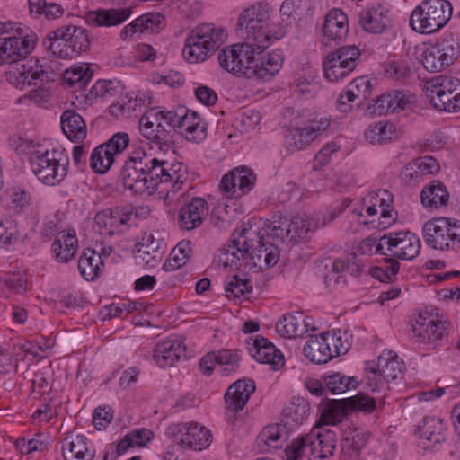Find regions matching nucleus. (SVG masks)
Here are the masks:
<instances>
[{"label": "nucleus", "instance_id": "nucleus-12", "mask_svg": "<svg viewBox=\"0 0 460 460\" xmlns=\"http://www.w3.org/2000/svg\"><path fill=\"white\" fill-rule=\"evenodd\" d=\"M360 55L355 45L343 46L329 53L323 61L324 77L332 83L348 77L356 68Z\"/></svg>", "mask_w": 460, "mask_h": 460}, {"label": "nucleus", "instance_id": "nucleus-13", "mask_svg": "<svg viewBox=\"0 0 460 460\" xmlns=\"http://www.w3.org/2000/svg\"><path fill=\"white\" fill-rule=\"evenodd\" d=\"M166 435L184 450L201 451L212 441L210 430L194 422L172 424L167 428Z\"/></svg>", "mask_w": 460, "mask_h": 460}, {"label": "nucleus", "instance_id": "nucleus-18", "mask_svg": "<svg viewBox=\"0 0 460 460\" xmlns=\"http://www.w3.org/2000/svg\"><path fill=\"white\" fill-rule=\"evenodd\" d=\"M165 123L171 130L178 128L180 134L187 140L199 142L206 137V127L199 115L193 111L180 110L178 111H167Z\"/></svg>", "mask_w": 460, "mask_h": 460}, {"label": "nucleus", "instance_id": "nucleus-24", "mask_svg": "<svg viewBox=\"0 0 460 460\" xmlns=\"http://www.w3.org/2000/svg\"><path fill=\"white\" fill-rule=\"evenodd\" d=\"M247 349L250 355L258 362L269 364L271 368L278 370L284 366L285 359L280 350L269 340L257 336L247 343Z\"/></svg>", "mask_w": 460, "mask_h": 460}, {"label": "nucleus", "instance_id": "nucleus-58", "mask_svg": "<svg viewBox=\"0 0 460 460\" xmlns=\"http://www.w3.org/2000/svg\"><path fill=\"white\" fill-rule=\"evenodd\" d=\"M237 58L235 44L225 48L218 54L220 66L233 75H243Z\"/></svg>", "mask_w": 460, "mask_h": 460}, {"label": "nucleus", "instance_id": "nucleus-56", "mask_svg": "<svg viewBox=\"0 0 460 460\" xmlns=\"http://www.w3.org/2000/svg\"><path fill=\"white\" fill-rule=\"evenodd\" d=\"M406 170L410 171V174L415 177L434 174L438 172L439 164L438 161L432 156H422L414 159L411 163L408 164Z\"/></svg>", "mask_w": 460, "mask_h": 460}, {"label": "nucleus", "instance_id": "nucleus-5", "mask_svg": "<svg viewBox=\"0 0 460 460\" xmlns=\"http://www.w3.org/2000/svg\"><path fill=\"white\" fill-rule=\"evenodd\" d=\"M336 433L328 427L315 425L310 433L295 439L285 449L286 460L300 459L306 449L314 458H326L333 456L336 448Z\"/></svg>", "mask_w": 460, "mask_h": 460}, {"label": "nucleus", "instance_id": "nucleus-51", "mask_svg": "<svg viewBox=\"0 0 460 460\" xmlns=\"http://www.w3.org/2000/svg\"><path fill=\"white\" fill-rule=\"evenodd\" d=\"M191 252V243L190 241H181L172 250L169 259L164 262V268L166 270H174L184 266Z\"/></svg>", "mask_w": 460, "mask_h": 460}, {"label": "nucleus", "instance_id": "nucleus-17", "mask_svg": "<svg viewBox=\"0 0 460 460\" xmlns=\"http://www.w3.org/2000/svg\"><path fill=\"white\" fill-rule=\"evenodd\" d=\"M165 114L164 111L151 110L139 119L141 135L160 149L169 147L172 143V134L171 127L165 123Z\"/></svg>", "mask_w": 460, "mask_h": 460}, {"label": "nucleus", "instance_id": "nucleus-15", "mask_svg": "<svg viewBox=\"0 0 460 460\" xmlns=\"http://www.w3.org/2000/svg\"><path fill=\"white\" fill-rule=\"evenodd\" d=\"M142 156L141 147L131 152L121 169L119 180L124 188L134 194H151L146 173V162L144 163Z\"/></svg>", "mask_w": 460, "mask_h": 460}, {"label": "nucleus", "instance_id": "nucleus-49", "mask_svg": "<svg viewBox=\"0 0 460 460\" xmlns=\"http://www.w3.org/2000/svg\"><path fill=\"white\" fill-rule=\"evenodd\" d=\"M310 412L308 402L301 397L293 398L283 410V416L288 424L298 425L304 422Z\"/></svg>", "mask_w": 460, "mask_h": 460}, {"label": "nucleus", "instance_id": "nucleus-35", "mask_svg": "<svg viewBox=\"0 0 460 460\" xmlns=\"http://www.w3.org/2000/svg\"><path fill=\"white\" fill-rule=\"evenodd\" d=\"M287 429L281 424L268 425L259 433L256 445L261 451L281 448L287 440Z\"/></svg>", "mask_w": 460, "mask_h": 460}, {"label": "nucleus", "instance_id": "nucleus-19", "mask_svg": "<svg viewBox=\"0 0 460 460\" xmlns=\"http://www.w3.org/2000/svg\"><path fill=\"white\" fill-rule=\"evenodd\" d=\"M387 247L388 253L385 255L395 260H412L420 252L421 243L420 238L413 233L408 231L389 233L381 239Z\"/></svg>", "mask_w": 460, "mask_h": 460}, {"label": "nucleus", "instance_id": "nucleus-39", "mask_svg": "<svg viewBox=\"0 0 460 460\" xmlns=\"http://www.w3.org/2000/svg\"><path fill=\"white\" fill-rule=\"evenodd\" d=\"M61 128L71 141L82 142L87 135L83 117L74 110H66L61 116Z\"/></svg>", "mask_w": 460, "mask_h": 460}, {"label": "nucleus", "instance_id": "nucleus-54", "mask_svg": "<svg viewBox=\"0 0 460 460\" xmlns=\"http://www.w3.org/2000/svg\"><path fill=\"white\" fill-rule=\"evenodd\" d=\"M1 282L16 294H24L31 288L26 271L8 272L1 278Z\"/></svg>", "mask_w": 460, "mask_h": 460}, {"label": "nucleus", "instance_id": "nucleus-50", "mask_svg": "<svg viewBox=\"0 0 460 460\" xmlns=\"http://www.w3.org/2000/svg\"><path fill=\"white\" fill-rule=\"evenodd\" d=\"M166 171L164 183H170L172 189L169 191L176 193L182 189L189 179L187 168L182 163L169 162Z\"/></svg>", "mask_w": 460, "mask_h": 460}, {"label": "nucleus", "instance_id": "nucleus-61", "mask_svg": "<svg viewBox=\"0 0 460 460\" xmlns=\"http://www.w3.org/2000/svg\"><path fill=\"white\" fill-rule=\"evenodd\" d=\"M93 72L85 65L73 66L64 74L66 83L73 86L79 84L80 87L86 85L92 79Z\"/></svg>", "mask_w": 460, "mask_h": 460}, {"label": "nucleus", "instance_id": "nucleus-59", "mask_svg": "<svg viewBox=\"0 0 460 460\" xmlns=\"http://www.w3.org/2000/svg\"><path fill=\"white\" fill-rule=\"evenodd\" d=\"M103 148V146L100 145L91 154L90 166L96 173L106 172L114 163L111 155Z\"/></svg>", "mask_w": 460, "mask_h": 460}, {"label": "nucleus", "instance_id": "nucleus-46", "mask_svg": "<svg viewBox=\"0 0 460 460\" xmlns=\"http://www.w3.org/2000/svg\"><path fill=\"white\" fill-rule=\"evenodd\" d=\"M448 199L449 193L445 185L440 181H432L420 193L421 203L426 208H438L446 206Z\"/></svg>", "mask_w": 460, "mask_h": 460}, {"label": "nucleus", "instance_id": "nucleus-4", "mask_svg": "<svg viewBox=\"0 0 460 460\" xmlns=\"http://www.w3.org/2000/svg\"><path fill=\"white\" fill-rule=\"evenodd\" d=\"M43 45L53 57L67 59L88 50L90 39L83 27L64 25L49 32Z\"/></svg>", "mask_w": 460, "mask_h": 460}, {"label": "nucleus", "instance_id": "nucleus-25", "mask_svg": "<svg viewBox=\"0 0 460 460\" xmlns=\"http://www.w3.org/2000/svg\"><path fill=\"white\" fill-rule=\"evenodd\" d=\"M38 63L37 59L31 58L22 65L12 67L5 73L6 81L20 90L31 85L33 80L40 79L44 74L42 66Z\"/></svg>", "mask_w": 460, "mask_h": 460}, {"label": "nucleus", "instance_id": "nucleus-53", "mask_svg": "<svg viewBox=\"0 0 460 460\" xmlns=\"http://www.w3.org/2000/svg\"><path fill=\"white\" fill-rule=\"evenodd\" d=\"M324 338L331 347L332 358L345 354L350 347V335L341 330H332V332H324Z\"/></svg>", "mask_w": 460, "mask_h": 460}, {"label": "nucleus", "instance_id": "nucleus-38", "mask_svg": "<svg viewBox=\"0 0 460 460\" xmlns=\"http://www.w3.org/2000/svg\"><path fill=\"white\" fill-rule=\"evenodd\" d=\"M413 95L409 93L394 91L382 94L376 101L379 113L400 112L411 108Z\"/></svg>", "mask_w": 460, "mask_h": 460}, {"label": "nucleus", "instance_id": "nucleus-32", "mask_svg": "<svg viewBox=\"0 0 460 460\" xmlns=\"http://www.w3.org/2000/svg\"><path fill=\"white\" fill-rule=\"evenodd\" d=\"M254 391L255 384L252 380L236 381L228 387L225 394L226 408L233 412L243 410Z\"/></svg>", "mask_w": 460, "mask_h": 460}, {"label": "nucleus", "instance_id": "nucleus-27", "mask_svg": "<svg viewBox=\"0 0 460 460\" xmlns=\"http://www.w3.org/2000/svg\"><path fill=\"white\" fill-rule=\"evenodd\" d=\"M359 23L369 33H384L393 26L390 10L378 4L362 11L359 13Z\"/></svg>", "mask_w": 460, "mask_h": 460}, {"label": "nucleus", "instance_id": "nucleus-14", "mask_svg": "<svg viewBox=\"0 0 460 460\" xmlns=\"http://www.w3.org/2000/svg\"><path fill=\"white\" fill-rule=\"evenodd\" d=\"M10 30L11 23L0 22V65L18 63L25 59L37 42L35 36L21 38L5 35Z\"/></svg>", "mask_w": 460, "mask_h": 460}, {"label": "nucleus", "instance_id": "nucleus-44", "mask_svg": "<svg viewBox=\"0 0 460 460\" xmlns=\"http://www.w3.org/2000/svg\"><path fill=\"white\" fill-rule=\"evenodd\" d=\"M103 262L101 254L93 249H85L78 261V270L86 280H94L102 271Z\"/></svg>", "mask_w": 460, "mask_h": 460}, {"label": "nucleus", "instance_id": "nucleus-48", "mask_svg": "<svg viewBox=\"0 0 460 460\" xmlns=\"http://www.w3.org/2000/svg\"><path fill=\"white\" fill-rule=\"evenodd\" d=\"M324 387L335 395L343 394L346 392L356 389L358 382L354 377L334 372L323 376Z\"/></svg>", "mask_w": 460, "mask_h": 460}, {"label": "nucleus", "instance_id": "nucleus-23", "mask_svg": "<svg viewBox=\"0 0 460 460\" xmlns=\"http://www.w3.org/2000/svg\"><path fill=\"white\" fill-rule=\"evenodd\" d=\"M208 211V204L203 198H192L179 210L180 228L187 231L198 228L207 218Z\"/></svg>", "mask_w": 460, "mask_h": 460}, {"label": "nucleus", "instance_id": "nucleus-7", "mask_svg": "<svg viewBox=\"0 0 460 460\" xmlns=\"http://www.w3.org/2000/svg\"><path fill=\"white\" fill-rule=\"evenodd\" d=\"M30 163L40 181L48 186H57L67 176L69 155L63 148L36 151L31 155Z\"/></svg>", "mask_w": 460, "mask_h": 460}, {"label": "nucleus", "instance_id": "nucleus-8", "mask_svg": "<svg viewBox=\"0 0 460 460\" xmlns=\"http://www.w3.org/2000/svg\"><path fill=\"white\" fill-rule=\"evenodd\" d=\"M460 56V44L452 33H445L428 46L417 49V59L429 72L450 66Z\"/></svg>", "mask_w": 460, "mask_h": 460}, {"label": "nucleus", "instance_id": "nucleus-57", "mask_svg": "<svg viewBox=\"0 0 460 460\" xmlns=\"http://www.w3.org/2000/svg\"><path fill=\"white\" fill-rule=\"evenodd\" d=\"M288 236L291 242L304 238L314 227V223L306 216H296L288 221Z\"/></svg>", "mask_w": 460, "mask_h": 460}, {"label": "nucleus", "instance_id": "nucleus-21", "mask_svg": "<svg viewBox=\"0 0 460 460\" xmlns=\"http://www.w3.org/2000/svg\"><path fill=\"white\" fill-rule=\"evenodd\" d=\"M255 181L256 175L251 169L237 167L223 176L219 188L227 197L238 198L248 193Z\"/></svg>", "mask_w": 460, "mask_h": 460}, {"label": "nucleus", "instance_id": "nucleus-41", "mask_svg": "<svg viewBox=\"0 0 460 460\" xmlns=\"http://www.w3.org/2000/svg\"><path fill=\"white\" fill-rule=\"evenodd\" d=\"M377 371H380L386 381L390 383L402 378L403 362L392 350H384L377 358Z\"/></svg>", "mask_w": 460, "mask_h": 460}, {"label": "nucleus", "instance_id": "nucleus-42", "mask_svg": "<svg viewBox=\"0 0 460 460\" xmlns=\"http://www.w3.org/2000/svg\"><path fill=\"white\" fill-rule=\"evenodd\" d=\"M370 433L362 429H355L346 434L341 452L344 460H358L360 450L367 445Z\"/></svg>", "mask_w": 460, "mask_h": 460}, {"label": "nucleus", "instance_id": "nucleus-62", "mask_svg": "<svg viewBox=\"0 0 460 460\" xmlns=\"http://www.w3.org/2000/svg\"><path fill=\"white\" fill-rule=\"evenodd\" d=\"M138 101L128 95L121 97L119 101L110 106V113L114 118L129 117L137 110Z\"/></svg>", "mask_w": 460, "mask_h": 460}, {"label": "nucleus", "instance_id": "nucleus-1", "mask_svg": "<svg viewBox=\"0 0 460 460\" xmlns=\"http://www.w3.org/2000/svg\"><path fill=\"white\" fill-rule=\"evenodd\" d=\"M237 28L244 40L235 44L238 62L243 75L251 77L255 57L286 35V25L271 18L269 3L256 2L242 11Z\"/></svg>", "mask_w": 460, "mask_h": 460}, {"label": "nucleus", "instance_id": "nucleus-30", "mask_svg": "<svg viewBox=\"0 0 460 460\" xmlns=\"http://www.w3.org/2000/svg\"><path fill=\"white\" fill-rule=\"evenodd\" d=\"M310 318L302 313L287 314L276 323V332L284 338L296 339L303 337L310 330Z\"/></svg>", "mask_w": 460, "mask_h": 460}, {"label": "nucleus", "instance_id": "nucleus-9", "mask_svg": "<svg viewBox=\"0 0 460 460\" xmlns=\"http://www.w3.org/2000/svg\"><path fill=\"white\" fill-rule=\"evenodd\" d=\"M394 196L387 190H378L370 195V205L366 209V214L372 217L364 219L362 211L356 209L351 212V218L358 226L367 228L385 230L396 221L397 213L394 209Z\"/></svg>", "mask_w": 460, "mask_h": 460}, {"label": "nucleus", "instance_id": "nucleus-31", "mask_svg": "<svg viewBox=\"0 0 460 460\" xmlns=\"http://www.w3.org/2000/svg\"><path fill=\"white\" fill-rule=\"evenodd\" d=\"M447 331L446 323L441 320H435L431 317L426 318L421 314L412 326L413 336L420 342H435L441 340Z\"/></svg>", "mask_w": 460, "mask_h": 460}, {"label": "nucleus", "instance_id": "nucleus-29", "mask_svg": "<svg viewBox=\"0 0 460 460\" xmlns=\"http://www.w3.org/2000/svg\"><path fill=\"white\" fill-rule=\"evenodd\" d=\"M78 249V239L72 229L58 232L51 244L52 254L59 263H67L75 259Z\"/></svg>", "mask_w": 460, "mask_h": 460}, {"label": "nucleus", "instance_id": "nucleus-10", "mask_svg": "<svg viewBox=\"0 0 460 460\" xmlns=\"http://www.w3.org/2000/svg\"><path fill=\"white\" fill-rule=\"evenodd\" d=\"M425 243L435 250H455L460 245V225L448 217H435L422 228Z\"/></svg>", "mask_w": 460, "mask_h": 460}, {"label": "nucleus", "instance_id": "nucleus-63", "mask_svg": "<svg viewBox=\"0 0 460 460\" xmlns=\"http://www.w3.org/2000/svg\"><path fill=\"white\" fill-rule=\"evenodd\" d=\"M400 269V263L394 258H389L385 265L374 267L370 270L372 277L382 282H388L395 277Z\"/></svg>", "mask_w": 460, "mask_h": 460}, {"label": "nucleus", "instance_id": "nucleus-20", "mask_svg": "<svg viewBox=\"0 0 460 460\" xmlns=\"http://www.w3.org/2000/svg\"><path fill=\"white\" fill-rule=\"evenodd\" d=\"M329 126L330 121L326 119H310L302 128L289 129L285 137V143L290 150H302L325 131Z\"/></svg>", "mask_w": 460, "mask_h": 460}, {"label": "nucleus", "instance_id": "nucleus-11", "mask_svg": "<svg viewBox=\"0 0 460 460\" xmlns=\"http://www.w3.org/2000/svg\"><path fill=\"white\" fill-rule=\"evenodd\" d=\"M427 96L439 111L456 112L460 111V80L455 77L435 76L425 84Z\"/></svg>", "mask_w": 460, "mask_h": 460}, {"label": "nucleus", "instance_id": "nucleus-60", "mask_svg": "<svg viewBox=\"0 0 460 460\" xmlns=\"http://www.w3.org/2000/svg\"><path fill=\"white\" fill-rule=\"evenodd\" d=\"M225 290L227 297L239 298L252 292V284L249 279L234 275L226 281Z\"/></svg>", "mask_w": 460, "mask_h": 460}, {"label": "nucleus", "instance_id": "nucleus-45", "mask_svg": "<svg viewBox=\"0 0 460 460\" xmlns=\"http://www.w3.org/2000/svg\"><path fill=\"white\" fill-rule=\"evenodd\" d=\"M142 159L146 162V173L147 176L150 192L156 189L159 183H164L165 172L169 161L153 157L143 149Z\"/></svg>", "mask_w": 460, "mask_h": 460}, {"label": "nucleus", "instance_id": "nucleus-34", "mask_svg": "<svg viewBox=\"0 0 460 460\" xmlns=\"http://www.w3.org/2000/svg\"><path fill=\"white\" fill-rule=\"evenodd\" d=\"M445 431L446 427L441 418L426 416L421 420V424L418 426L416 434L420 439H425L428 442L423 445L429 447L445 441Z\"/></svg>", "mask_w": 460, "mask_h": 460}, {"label": "nucleus", "instance_id": "nucleus-22", "mask_svg": "<svg viewBox=\"0 0 460 460\" xmlns=\"http://www.w3.org/2000/svg\"><path fill=\"white\" fill-rule=\"evenodd\" d=\"M349 31L348 17L338 8H333L325 16L322 28V41L325 46L339 44Z\"/></svg>", "mask_w": 460, "mask_h": 460}, {"label": "nucleus", "instance_id": "nucleus-47", "mask_svg": "<svg viewBox=\"0 0 460 460\" xmlns=\"http://www.w3.org/2000/svg\"><path fill=\"white\" fill-rule=\"evenodd\" d=\"M398 132L394 123L378 121L370 125L365 133L367 140L372 144H383L398 137Z\"/></svg>", "mask_w": 460, "mask_h": 460}, {"label": "nucleus", "instance_id": "nucleus-6", "mask_svg": "<svg viewBox=\"0 0 460 460\" xmlns=\"http://www.w3.org/2000/svg\"><path fill=\"white\" fill-rule=\"evenodd\" d=\"M452 13L447 0H423L412 10L409 25L417 33L432 34L447 25Z\"/></svg>", "mask_w": 460, "mask_h": 460}, {"label": "nucleus", "instance_id": "nucleus-36", "mask_svg": "<svg viewBox=\"0 0 460 460\" xmlns=\"http://www.w3.org/2000/svg\"><path fill=\"white\" fill-rule=\"evenodd\" d=\"M163 19V15L158 13H145L125 26L120 31V37L127 40L137 33L157 31Z\"/></svg>", "mask_w": 460, "mask_h": 460}, {"label": "nucleus", "instance_id": "nucleus-2", "mask_svg": "<svg viewBox=\"0 0 460 460\" xmlns=\"http://www.w3.org/2000/svg\"><path fill=\"white\" fill-rule=\"evenodd\" d=\"M221 256L225 266H237L239 261L250 260L254 267L262 270L279 261V250L272 243L265 241L256 230L244 228Z\"/></svg>", "mask_w": 460, "mask_h": 460}, {"label": "nucleus", "instance_id": "nucleus-33", "mask_svg": "<svg viewBox=\"0 0 460 460\" xmlns=\"http://www.w3.org/2000/svg\"><path fill=\"white\" fill-rule=\"evenodd\" d=\"M184 350L185 347L181 341L166 340L155 345L153 358L160 367H168L180 359Z\"/></svg>", "mask_w": 460, "mask_h": 460}, {"label": "nucleus", "instance_id": "nucleus-28", "mask_svg": "<svg viewBox=\"0 0 460 460\" xmlns=\"http://www.w3.org/2000/svg\"><path fill=\"white\" fill-rule=\"evenodd\" d=\"M284 57L279 49L255 57L252 76L261 81L271 80L281 69Z\"/></svg>", "mask_w": 460, "mask_h": 460}, {"label": "nucleus", "instance_id": "nucleus-3", "mask_svg": "<svg viewBox=\"0 0 460 460\" xmlns=\"http://www.w3.org/2000/svg\"><path fill=\"white\" fill-rule=\"evenodd\" d=\"M227 39L222 27L203 23L193 29L185 40L182 55L189 63H199L208 59Z\"/></svg>", "mask_w": 460, "mask_h": 460}, {"label": "nucleus", "instance_id": "nucleus-26", "mask_svg": "<svg viewBox=\"0 0 460 460\" xmlns=\"http://www.w3.org/2000/svg\"><path fill=\"white\" fill-rule=\"evenodd\" d=\"M133 252L139 263L154 268L162 261L164 251L160 247V241L156 240L151 233H144L135 244Z\"/></svg>", "mask_w": 460, "mask_h": 460}, {"label": "nucleus", "instance_id": "nucleus-16", "mask_svg": "<svg viewBox=\"0 0 460 460\" xmlns=\"http://www.w3.org/2000/svg\"><path fill=\"white\" fill-rule=\"evenodd\" d=\"M133 210L127 207H114L96 213L93 229L102 236H113L122 234L133 220Z\"/></svg>", "mask_w": 460, "mask_h": 460}, {"label": "nucleus", "instance_id": "nucleus-40", "mask_svg": "<svg viewBox=\"0 0 460 460\" xmlns=\"http://www.w3.org/2000/svg\"><path fill=\"white\" fill-rule=\"evenodd\" d=\"M86 441L84 435L66 437L62 442L65 460H93L94 455L88 449Z\"/></svg>", "mask_w": 460, "mask_h": 460}, {"label": "nucleus", "instance_id": "nucleus-55", "mask_svg": "<svg viewBox=\"0 0 460 460\" xmlns=\"http://www.w3.org/2000/svg\"><path fill=\"white\" fill-rule=\"evenodd\" d=\"M372 83L366 77H358L349 83L347 91V101H366L372 95Z\"/></svg>", "mask_w": 460, "mask_h": 460}, {"label": "nucleus", "instance_id": "nucleus-37", "mask_svg": "<svg viewBox=\"0 0 460 460\" xmlns=\"http://www.w3.org/2000/svg\"><path fill=\"white\" fill-rule=\"evenodd\" d=\"M303 351L305 357L314 364H325L333 358L323 333L311 336L305 342Z\"/></svg>", "mask_w": 460, "mask_h": 460}, {"label": "nucleus", "instance_id": "nucleus-43", "mask_svg": "<svg viewBox=\"0 0 460 460\" xmlns=\"http://www.w3.org/2000/svg\"><path fill=\"white\" fill-rule=\"evenodd\" d=\"M130 13V8L98 10L87 14V22L96 26H115L126 21Z\"/></svg>", "mask_w": 460, "mask_h": 460}, {"label": "nucleus", "instance_id": "nucleus-64", "mask_svg": "<svg viewBox=\"0 0 460 460\" xmlns=\"http://www.w3.org/2000/svg\"><path fill=\"white\" fill-rule=\"evenodd\" d=\"M366 372L365 379L367 389L372 392H384L390 389V382L385 379L380 371H377L376 366L367 367Z\"/></svg>", "mask_w": 460, "mask_h": 460}, {"label": "nucleus", "instance_id": "nucleus-52", "mask_svg": "<svg viewBox=\"0 0 460 460\" xmlns=\"http://www.w3.org/2000/svg\"><path fill=\"white\" fill-rule=\"evenodd\" d=\"M346 401L336 400L329 404L323 411L316 425L328 427L329 425H336L342 420L347 410Z\"/></svg>", "mask_w": 460, "mask_h": 460}]
</instances>
